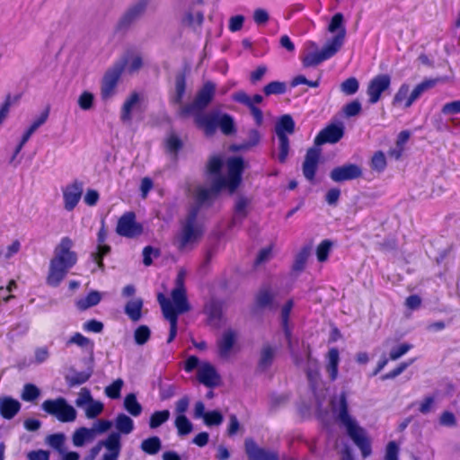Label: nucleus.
<instances>
[{
    "mask_svg": "<svg viewBox=\"0 0 460 460\" xmlns=\"http://www.w3.org/2000/svg\"><path fill=\"white\" fill-rule=\"evenodd\" d=\"M139 102V95L137 93H133L125 101L121 108L120 119L122 122H129L132 119L131 111L133 107Z\"/></svg>",
    "mask_w": 460,
    "mask_h": 460,
    "instance_id": "nucleus-31",
    "label": "nucleus"
},
{
    "mask_svg": "<svg viewBox=\"0 0 460 460\" xmlns=\"http://www.w3.org/2000/svg\"><path fill=\"white\" fill-rule=\"evenodd\" d=\"M414 359H410L409 361L400 363L396 367L385 373L380 376L382 381H385L388 379H394L398 376H400L402 372H404L412 363Z\"/></svg>",
    "mask_w": 460,
    "mask_h": 460,
    "instance_id": "nucleus-50",
    "label": "nucleus"
},
{
    "mask_svg": "<svg viewBox=\"0 0 460 460\" xmlns=\"http://www.w3.org/2000/svg\"><path fill=\"white\" fill-rule=\"evenodd\" d=\"M199 213L198 208H193L186 218L178 241V250L183 251L189 244L197 242L202 235V231L195 226Z\"/></svg>",
    "mask_w": 460,
    "mask_h": 460,
    "instance_id": "nucleus-10",
    "label": "nucleus"
},
{
    "mask_svg": "<svg viewBox=\"0 0 460 460\" xmlns=\"http://www.w3.org/2000/svg\"><path fill=\"white\" fill-rule=\"evenodd\" d=\"M91 377V373L87 371L75 372L72 376H66V385L69 387L81 385L86 383Z\"/></svg>",
    "mask_w": 460,
    "mask_h": 460,
    "instance_id": "nucleus-39",
    "label": "nucleus"
},
{
    "mask_svg": "<svg viewBox=\"0 0 460 460\" xmlns=\"http://www.w3.org/2000/svg\"><path fill=\"white\" fill-rule=\"evenodd\" d=\"M124 408L132 416L137 417L142 412V405L138 402L135 394H128L124 399Z\"/></svg>",
    "mask_w": 460,
    "mask_h": 460,
    "instance_id": "nucleus-35",
    "label": "nucleus"
},
{
    "mask_svg": "<svg viewBox=\"0 0 460 460\" xmlns=\"http://www.w3.org/2000/svg\"><path fill=\"white\" fill-rule=\"evenodd\" d=\"M227 176L217 177V189H227L229 192L234 193L242 182V175L244 171V161L241 156L228 158L226 162Z\"/></svg>",
    "mask_w": 460,
    "mask_h": 460,
    "instance_id": "nucleus-3",
    "label": "nucleus"
},
{
    "mask_svg": "<svg viewBox=\"0 0 460 460\" xmlns=\"http://www.w3.org/2000/svg\"><path fill=\"white\" fill-rule=\"evenodd\" d=\"M320 159L321 150L319 148L310 147L307 149L302 164V171L304 177L311 183L315 181Z\"/></svg>",
    "mask_w": 460,
    "mask_h": 460,
    "instance_id": "nucleus-14",
    "label": "nucleus"
},
{
    "mask_svg": "<svg viewBox=\"0 0 460 460\" xmlns=\"http://www.w3.org/2000/svg\"><path fill=\"white\" fill-rule=\"evenodd\" d=\"M84 184L75 180L63 189L64 207L67 211H72L79 203L83 194Z\"/></svg>",
    "mask_w": 460,
    "mask_h": 460,
    "instance_id": "nucleus-18",
    "label": "nucleus"
},
{
    "mask_svg": "<svg viewBox=\"0 0 460 460\" xmlns=\"http://www.w3.org/2000/svg\"><path fill=\"white\" fill-rule=\"evenodd\" d=\"M111 250L110 245H97L96 252H93L91 255L101 270H104L105 269L103 259L111 252Z\"/></svg>",
    "mask_w": 460,
    "mask_h": 460,
    "instance_id": "nucleus-41",
    "label": "nucleus"
},
{
    "mask_svg": "<svg viewBox=\"0 0 460 460\" xmlns=\"http://www.w3.org/2000/svg\"><path fill=\"white\" fill-rule=\"evenodd\" d=\"M116 429L119 430L118 433L129 434L134 429V422L130 417L124 413H119L115 420Z\"/></svg>",
    "mask_w": 460,
    "mask_h": 460,
    "instance_id": "nucleus-34",
    "label": "nucleus"
},
{
    "mask_svg": "<svg viewBox=\"0 0 460 460\" xmlns=\"http://www.w3.org/2000/svg\"><path fill=\"white\" fill-rule=\"evenodd\" d=\"M40 394V389L35 385L28 383L24 385L21 397L25 402H33Z\"/></svg>",
    "mask_w": 460,
    "mask_h": 460,
    "instance_id": "nucleus-53",
    "label": "nucleus"
},
{
    "mask_svg": "<svg viewBox=\"0 0 460 460\" xmlns=\"http://www.w3.org/2000/svg\"><path fill=\"white\" fill-rule=\"evenodd\" d=\"M161 447V439L156 436H153L144 439L140 445V448L142 449V451L148 455L157 454L160 451Z\"/></svg>",
    "mask_w": 460,
    "mask_h": 460,
    "instance_id": "nucleus-36",
    "label": "nucleus"
},
{
    "mask_svg": "<svg viewBox=\"0 0 460 460\" xmlns=\"http://www.w3.org/2000/svg\"><path fill=\"white\" fill-rule=\"evenodd\" d=\"M344 43V31L335 35L323 47L319 52H309L302 58V64L305 67H311L330 59L341 49Z\"/></svg>",
    "mask_w": 460,
    "mask_h": 460,
    "instance_id": "nucleus-5",
    "label": "nucleus"
},
{
    "mask_svg": "<svg viewBox=\"0 0 460 460\" xmlns=\"http://www.w3.org/2000/svg\"><path fill=\"white\" fill-rule=\"evenodd\" d=\"M223 167V160L220 156L214 155L209 158L207 164V172L211 175L221 176V169Z\"/></svg>",
    "mask_w": 460,
    "mask_h": 460,
    "instance_id": "nucleus-57",
    "label": "nucleus"
},
{
    "mask_svg": "<svg viewBox=\"0 0 460 460\" xmlns=\"http://www.w3.org/2000/svg\"><path fill=\"white\" fill-rule=\"evenodd\" d=\"M361 103L358 100H354L343 106V112L346 117H354L361 111Z\"/></svg>",
    "mask_w": 460,
    "mask_h": 460,
    "instance_id": "nucleus-64",
    "label": "nucleus"
},
{
    "mask_svg": "<svg viewBox=\"0 0 460 460\" xmlns=\"http://www.w3.org/2000/svg\"><path fill=\"white\" fill-rule=\"evenodd\" d=\"M295 121L291 115H282L275 126V131L279 139V155L278 160L280 164H284L289 154L290 143L288 134L295 132Z\"/></svg>",
    "mask_w": 460,
    "mask_h": 460,
    "instance_id": "nucleus-6",
    "label": "nucleus"
},
{
    "mask_svg": "<svg viewBox=\"0 0 460 460\" xmlns=\"http://www.w3.org/2000/svg\"><path fill=\"white\" fill-rule=\"evenodd\" d=\"M344 136V128L341 124L332 123L323 128L315 137L314 144L321 146L323 144L338 143Z\"/></svg>",
    "mask_w": 460,
    "mask_h": 460,
    "instance_id": "nucleus-17",
    "label": "nucleus"
},
{
    "mask_svg": "<svg viewBox=\"0 0 460 460\" xmlns=\"http://www.w3.org/2000/svg\"><path fill=\"white\" fill-rule=\"evenodd\" d=\"M328 363L326 370L332 381L336 380L340 363V352L337 348H331L327 354Z\"/></svg>",
    "mask_w": 460,
    "mask_h": 460,
    "instance_id": "nucleus-26",
    "label": "nucleus"
},
{
    "mask_svg": "<svg viewBox=\"0 0 460 460\" xmlns=\"http://www.w3.org/2000/svg\"><path fill=\"white\" fill-rule=\"evenodd\" d=\"M358 88H359L358 80L354 76H350V77L345 79L340 85L341 91L345 95L355 94L358 91Z\"/></svg>",
    "mask_w": 460,
    "mask_h": 460,
    "instance_id": "nucleus-46",
    "label": "nucleus"
},
{
    "mask_svg": "<svg viewBox=\"0 0 460 460\" xmlns=\"http://www.w3.org/2000/svg\"><path fill=\"white\" fill-rule=\"evenodd\" d=\"M21 249V243L19 240H14L13 243L5 248L0 249V261H8Z\"/></svg>",
    "mask_w": 460,
    "mask_h": 460,
    "instance_id": "nucleus-52",
    "label": "nucleus"
},
{
    "mask_svg": "<svg viewBox=\"0 0 460 460\" xmlns=\"http://www.w3.org/2000/svg\"><path fill=\"white\" fill-rule=\"evenodd\" d=\"M387 163L385 153L383 151H376L374 153L371 161L370 167L373 171L378 172H384L386 168Z\"/></svg>",
    "mask_w": 460,
    "mask_h": 460,
    "instance_id": "nucleus-43",
    "label": "nucleus"
},
{
    "mask_svg": "<svg viewBox=\"0 0 460 460\" xmlns=\"http://www.w3.org/2000/svg\"><path fill=\"white\" fill-rule=\"evenodd\" d=\"M124 382L121 378L114 380L105 388L106 395L111 399H119L120 397L121 389Z\"/></svg>",
    "mask_w": 460,
    "mask_h": 460,
    "instance_id": "nucleus-54",
    "label": "nucleus"
},
{
    "mask_svg": "<svg viewBox=\"0 0 460 460\" xmlns=\"http://www.w3.org/2000/svg\"><path fill=\"white\" fill-rule=\"evenodd\" d=\"M174 424L179 436H186L193 429L192 423L184 414H179L175 419Z\"/></svg>",
    "mask_w": 460,
    "mask_h": 460,
    "instance_id": "nucleus-38",
    "label": "nucleus"
},
{
    "mask_svg": "<svg viewBox=\"0 0 460 460\" xmlns=\"http://www.w3.org/2000/svg\"><path fill=\"white\" fill-rule=\"evenodd\" d=\"M150 335H151V332H150V329L148 328V326L140 325L135 330V332H134L135 342L137 345H144L150 339Z\"/></svg>",
    "mask_w": 460,
    "mask_h": 460,
    "instance_id": "nucleus-55",
    "label": "nucleus"
},
{
    "mask_svg": "<svg viewBox=\"0 0 460 460\" xmlns=\"http://www.w3.org/2000/svg\"><path fill=\"white\" fill-rule=\"evenodd\" d=\"M218 128L226 136H230L236 131L234 118L228 113L219 112Z\"/></svg>",
    "mask_w": 460,
    "mask_h": 460,
    "instance_id": "nucleus-33",
    "label": "nucleus"
},
{
    "mask_svg": "<svg viewBox=\"0 0 460 460\" xmlns=\"http://www.w3.org/2000/svg\"><path fill=\"white\" fill-rule=\"evenodd\" d=\"M101 446H103L107 449L102 459L118 460L121 450L120 434L118 432H111L105 440L101 441L97 447L93 448V453H97L100 450Z\"/></svg>",
    "mask_w": 460,
    "mask_h": 460,
    "instance_id": "nucleus-15",
    "label": "nucleus"
},
{
    "mask_svg": "<svg viewBox=\"0 0 460 460\" xmlns=\"http://www.w3.org/2000/svg\"><path fill=\"white\" fill-rule=\"evenodd\" d=\"M362 176V167L352 163H347L342 165L336 166L330 172L331 180L337 183L358 180Z\"/></svg>",
    "mask_w": 460,
    "mask_h": 460,
    "instance_id": "nucleus-13",
    "label": "nucleus"
},
{
    "mask_svg": "<svg viewBox=\"0 0 460 460\" xmlns=\"http://www.w3.org/2000/svg\"><path fill=\"white\" fill-rule=\"evenodd\" d=\"M148 4V0H139L136 4L130 7L122 16L118 23V29L121 30L128 26L135 19L140 16Z\"/></svg>",
    "mask_w": 460,
    "mask_h": 460,
    "instance_id": "nucleus-21",
    "label": "nucleus"
},
{
    "mask_svg": "<svg viewBox=\"0 0 460 460\" xmlns=\"http://www.w3.org/2000/svg\"><path fill=\"white\" fill-rule=\"evenodd\" d=\"M338 418L346 427L347 433L354 444L360 449L362 456L367 457L372 453L371 442L365 430L359 427L349 413L347 398L344 394L340 396V409Z\"/></svg>",
    "mask_w": 460,
    "mask_h": 460,
    "instance_id": "nucleus-2",
    "label": "nucleus"
},
{
    "mask_svg": "<svg viewBox=\"0 0 460 460\" xmlns=\"http://www.w3.org/2000/svg\"><path fill=\"white\" fill-rule=\"evenodd\" d=\"M311 248L309 246H304L298 253L296 255L295 261L293 264V270L296 271H301L305 269V263L310 255Z\"/></svg>",
    "mask_w": 460,
    "mask_h": 460,
    "instance_id": "nucleus-42",
    "label": "nucleus"
},
{
    "mask_svg": "<svg viewBox=\"0 0 460 460\" xmlns=\"http://www.w3.org/2000/svg\"><path fill=\"white\" fill-rule=\"evenodd\" d=\"M287 92V84L284 82L272 81L263 87V93L266 96L283 94Z\"/></svg>",
    "mask_w": 460,
    "mask_h": 460,
    "instance_id": "nucleus-44",
    "label": "nucleus"
},
{
    "mask_svg": "<svg viewBox=\"0 0 460 460\" xmlns=\"http://www.w3.org/2000/svg\"><path fill=\"white\" fill-rule=\"evenodd\" d=\"M21 403L11 397H4L0 400V414L4 419H13L20 411Z\"/></svg>",
    "mask_w": 460,
    "mask_h": 460,
    "instance_id": "nucleus-24",
    "label": "nucleus"
},
{
    "mask_svg": "<svg viewBox=\"0 0 460 460\" xmlns=\"http://www.w3.org/2000/svg\"><path fill=\"white\" fill-rule=\"evenodd\" d=\"M439 81L438 78H426L418 84L409 95L406 107L409 108L412 103L427 90L433 88Z\"/></svg>",
    "mask_w": 460,
    "mask_h": 460,
    "instance_id": "nucleus-25",
    "label": "nucleus"
},
{
    "mask_svg": "<svg viewBox=\"0 0 460 460\" xmlns=\"http://www.w3.org/2000/svg\"><path fill=\"white\" fill-rule=\"evenodd\" d=\"M67 344H76L78 347L83 349H89L91 351L94 347L93 341L80 332L74 333L67 341Z\"/></svg>",
    "mask_w": 460,
    "mask_h": 460,
    "instance_id": "nucleus-45",
    "label": "nucleus"
},
{
    "mask_svg": "<svg viewBox=\"0 0 460 460\" xmlns=\"http://www.w3.org/2000/svg\"><path fill=\"white\" fill-rule=\"evenodd\" d=\"M261 136L258 129L252 128L247 133V138L242 144V148L250 149L256 146L261 141Z\"/></svg>",
    "mask_w": 460,
    "mask_h": 460,
    "instance_id": "nucleus-56",
    "label": "nucleus"
},
{
    "mask_svg": "<svg viewBox=\"0 0 460 460\" xmlns=\"http://www.w3.org/2000/svg\"><path fill=\"white\" fill-rule=\"evenodd\" d=\"M332 243L329 239L323 240L316 248L317 260L320 262H324L328 260Z\"/></svg>",
    "mask_w": 460,
    "mask_h": 460,
    "instance_id": "nucleus-51",
    "label": "nucleus"
},
{
    "mask_svg": "<svg viewBox=\"0 0 460 460\" xmlns=\"http://www.w3.org/2000/svg\"><path fill=\"white\" fill-rule=\"evenodd\" d=\"M235 332L229 329L226 331L221 339L217 341L218 354L221 358H227L235 343Z\"/></svg>",
    "mask_w": 460,
    "mask_h": 460,
    "instance_id": "nucleus-23",
    "label": "nucleus"
},
{
    "mask_svg": "<svg viewBox=\"0 0 460 460\" xmlns=\"http://www.w3.org/2000/svg\"><path fill=\"white\" fill-rule=\"evenodd\" d=\"M73 247L74 242L69 236L62 237L55 246L46 277V283L49 286L58 287L69 270L77 263L78 256Z\"/></svg>",
    "mask_w": 460,
    "mask_h": 460,
    "instance_id": "nucleus-1",
    "label": "nucleus"
},
{
    "mask_svg": "<svg viewBox=\"0 0 460 460\" xmlns=\"http://www.w3.org/2000/svg\"><path fill=\"white\" fill-rule=\"evenodd\" d=\"M223 415L219 411L214 410L208 411L204 416V423L208 426H218L223 422Z\"/></svg>",
    "mask_w": 460,
    "mask_h": 460,
    "instance_id": "nucleus-61",
    "label": "nucleus"
},
{
    "mask_svg": "<svg viewBox=\"0 0 460 460\" xmlns=\"http://www.w3.org/2000/svg\"><path fill=\"white\" fill-rule=\"evenodd\" d=\"M244 450L248 460H279L277 452L260 447L252 438H245Z\"/></svg>",
    "mask_w": 460,
    "mask_h": 460,
    "instance_id": "nucleus-16",
    "label": "nucleus"
},
{
    "mask_svg": "<svg viewBox=\"0 0 460 460\" xmlns=\"http://www.w3.org/2000/svg\"><path fill=\"white\" fill-rule=\"evenodd\" d=\"M294 303L292 299H289L286 302V304L283 305L281 309V322H282V328L286 336V339L288 342L291 343V330L289 328V316L290 313L292 311Z\"/></svg>",
    "mask_w": 460,
    "mask_h": 460,
    "instance_id": "nucleus-29",
    "label": "nucleus"
},
{
    "mask_svg": "<svg viewBox=\"0 0 460 460\" xmlns=\"http://www.w3.org/2000/svg\"><path fill=\"white\" fill-rule=\"evenodd\" d=\"M144 232L142 224L137 222L133 211L124 213L118 220L116 233L126 238H136Z\"/></svg>",
    "mask_w": 460,
    "mask_h": 460,
    "instance_id": "nucleus-11",
    "label": "nucleus"
},
{
    "mask_svg": "<svg viewBox=\"0 0 460 460\" xmlns=\"http://www.w3.org/2000/svg\"><path fill=\"white\" fill-rule=\"evenodd\" d=\"M193 115L195 125L199 128H201L206 136H212L216 133L218 128L219 111H213L207 114L198 112Z\"/></svg>",
    "mask_w": 460,
    "mask_h": 460,
    "instance_id": "nucleus-19",
    "label": "nucleus"
},
{
    "mask_svg": "<svg viewBox=\"0 0 460 460\" xmlns=\"http://www.w3.org/2000/svg\"><path fill=\"white\" fill-rule=\"evenodd\" d=\"M48 117L49 110H46L31 124L22 137V138H23V143L28 142L31 135L47 121Z\"/></svg>",
    "mask_w": 460,
    "mask_h": 460,
    "instance_id": "nucleus-37",
    "label": "nucleus"
},
{
    "mask_svg": "<svg viewBox=\"0 0 460 460\" xmlns=\"http://www.w3.org/2000/svg\"><path fill=\"white\" fill-rule=\"evenodd\" d=\"M344 17L341 13H336L332 17L328 26V31L330 32L338 31L336 35L344 31V36L346 35V29L343 25Z\"/></svg>",
    "mask_w": 460,
    "mask_h": 460,
    "instance_id": "nucleus-47",
    "label": "nucleus"
},
{
    "mask_svg": "<svg viewBox=\"0 0 460 460\" xmlns=\"http://www.w3.org/2000/svg\"><path fill=\"white\" fill-rule=\"evenodd\" d=\"M391 86V76L388 74H378L375 75L368 83L367 87V94L368 96L367 102L376 104L382 97L383 93L387 91Z\"/></svg>",
    "mask_w": 460,
    "mask_h": 460,
    "instance_id": "nucleus-12",
    "label": "nucleus"
},
{
    "mask_svg": "<svg viewBox=\"0 0 460 460\" xmlns=\"http://www.w3.org/2000/svg\"><path fill=\"white\" fill-rule=\"evenodd\" d=\"M102 299L101 294L98 291H91L84 297L76 301V308L80 311L93 307L100 303Z\"/></svg>",
    "mask_w": 460,
    "mask_h": 460,
    "instance_id": "nucleus-32",
    "label": "nucleus"
},
{
    "mask_svg": "<svg viewBox=\"0 0 460 460\" xmlns=\"http://www.w3.org/2000/svg\"><path fill=\"white\" fill-rule=\"evenodd\" d=\"M93 94L90 92L84 91L78 99V105L84 111L90 110L93 105Z\"/></svg>",
    "mask_w": 460,
    "mask_h": 460,
    "instance_id": "nucleus-63",
    "label": "nucleus"
},
{
    "mask_svg": "<svg viewBox=\"0 0 460 460\" xmlns=\"http://www.w3.org/2000/svg\"><path fill=\"white\" fill-rule=\"evenodd\" d=\"M166 320L169 321L170 323V331L167 338V343H171L177 335L178 331V317L175 316V314L172 311H169L167 315H164Z\"/></svg>",
    "mask_w": 460,
    "mask_h": 460,
    "instance_id": "nucleus-58",
    "label": "nucleus"
},
{
    "mask_svg": "<svg viewBox=\"0 0 460 460\" xmlns=\"http://www.w3.org/2000/svg\"><path fill=\"white\" fill-rule=\"evenodd\" d=\"M143 300L136 298L125 305L124 312L133 322H137L142 317Z\"/></svg>",
    "mask_w": 460,
    "mask_h": 460,
    "instance_id": "nucleus-27",
    "label": "nucleus"
},
{
    "mask_svg": "<svg viewBox=\"0 0 460 460\" xmlns=\"http://www.w3.org/2000/svg\"><path fill=\"white\" fill-rule=\"evenodd\" d=\"M171 296L173 304L167 299L163 293H159L157 296V300L161 305L164 315H167L169 311H172L175 316L178 317L179 314L190 310L186 290L173 288L171 292Z\"/></svg>",
    "mask_w": 460,
    "mask_h": 460,
    "instance_id": "nucleus-8",
    "label": "nucleus"
},
{
    "mask_svg": "<svg viewBox=\"0 0 460 460\" xmlns=\"http://www.w3.org/2000/svg\"><path fill=\"white\" fill-rule=\"evenodd\" d=\"M170 418L169 410L156 411L153 412L149 419L150 429H156L165 423Z\"/></svg>",
    "mask_w": 460,
    "mask_h": 460,
    "instance_id": "nucleus-40",
    "label": "nucleus"
},
{
    "mask_svg": "<svg viewBox=\"0 0 460 460\" xmlns=\"http://www.w3.org/2000/svg\"><path fill=\"white\" fill-rule=\"evenodd\" d=\"M274 355L275 349L270 344H266L262 347L258 361V368L260 371H266L272 365Z\"/></svg>",
    "mask_w": 460,
    "mask_h": 460,
    "instance_id": "nucleus-28",
    "label": "nucleus"
},
{
    "mask_svg": "<svg viewBox=\"0 0 460 460\" xmlns=\"http://www.w3.org/2000/svg\"><path fill=\"white\" fill-rule=\"evenodd\" d=\"M90 436L91 432L87 428H79L73 434V443L75 447H82Z\"/></svg>",
    "mask_w": 460,
    "mask_h": 460,
    "instance_id": "nucleus-60",
    "label": "nucleus"
},
{
    "mask_svg": "<svg viewBox=\"0 0 460 460\" xmlns=\"http://www.w3.org/2000/svg\"><path fill=\"white\" fill-rule=\"evenodd\" d=\"M186 92V76L184 73L178 74L175 77V93L171 98L173 104H181L182 102Z\"/></svg>",
    "mask_w": 460,
    "mask_h": 460,
    "instance_id": "nucleus-30",
    "label": "nucleus"
},
{
    "mask_svg": "<svg viewBox=\"0 0 460 460\" xmlns=\"http://www.w3.org/2000/svg\"><path fill=\"white\" fill-rule=\"evenodd\" d=\"M126 65L127 59L117 61L105 72L101 87V94L103 100L111 98L115 93L116 87Z\"/></svg>",
    "mask_w": 460,
    "mask_h": 460,
    "instance_id": "nucleus-9",
    "label": "nucleus"
},
{
    "mask_svg": "<svg viewBox=\"0 0 460 460\" xmlns=\"http://www.w3.org/2000/svg\"><path fill=\"white\" fill-rule=\"evenodd\" d=\"M223 189H217V179H214L212 181L211 187L209 189L206 188H199L198 189L195 196V199L197 202V207L199 209V207L207 204L211 203L219 194V192Z\"/></svg>",
    "mask_w": 460,
    "mask_h": 460,
    "instance_id": "nucleus-22",
    "label": "nucleus"
},
{
    "mask_svg": "<svg viewBox=\"0 0 460 460\" xmlns=\"http://www.w3.org/2000/svg\"><path fill=\"white\" fill-rule=\"evenodd\" d=\"M409 92H410L409 84H402L399 87L398 91L396 92V93L394 96L393 105L396 106V105L403 104V106L405 108H407L406 103H407V100L409 99V95H410Z\"/></svg>",
    "mask_w": 460,
    "mask_h": 460,
    "instance_id": "nucleus-49",
    "label": "nucleus"
},
{
    "mask_svg": "<svg viewBox=\"0 0 460 460\" xmlns=\"http://www.w3.org/2000/svg\"><path fill=\"white\" fill-rule=\"evenodd\" d=\"M217 85L212 81L205 82L198 90L193 101L181 107V115L187 116L202 112L212 102L216 95Z\"/></svg>",
    "mask_w": 460,
    "mask_h": 460,
    "instance_id": "nucleus-4",
    "label": "nucleus"
},
{
    "mask_svg": "<svg viewBox=\"0 0 460 460\" xmlns=\"http://www.w3.org/2000/svg\"><path fill=\"white\" fill-rule=\"evenodd\" d=\"M197 378L199 383L207 387H215L220 381V376L217 374L215 367L208 362H205L199 367L197 372Z\"/></svg>",
    "mask_w": 460,
    "mask_h": 460,
    "instance_id": "nucleus-20",
    "label": "nucleus"
},
{
    "mask_svg": "<svg viewBox=\"0 0 460 460\" xmlns=\"http://www.w3.org/2000/svg\"><path fill=\"white\" fill-rule=\"evenodd\" d=\"M273 297L270 288H261L256 296V303L260 307H265L272 304Z\"/></svg>",
    "mask_w": 460,
    "mask_h": 460,
    "instance_id": "nucleus-59",
    "label": "nucleus"
},
{
    "mask_svg": "<svg viewBox=\"0 0 460 460\" xmlns=\"http://www.w3.org/2000/svg\"><path fill=\"white\" fill-rule=\"evenodd\" d=\"M183 146L181 138L175 134H172L166 140L167 150L171 153L177 154Z\"/></svg>",
    "mask_w": 460,
    "mask_h": 460,
    "instance_id": "nucleus-62",
    "label": "nucleus"
},
{
    "mask_svg": "<svg viewBox=\"0 0 460 460\" xmlns=\"http://www.w3.org/2000/svg\"><path fill=\"white\" fill-rule=\"evenodd\" d=\"M41 408L48 414L56 417L60 422H72L76 419L75 409L68 404L63 397L45 400Z\"/></svg>",
    "mask_w": 460,
    "mask_h": 460,
    "instance_id": "nucleus-7",
    "label": "nucleus"
},
{
    "mask_svg": "<svg viewBox=\"0 0 460 460\" xmlns=\"http://www.w3.org/2000/svg\"><path fill=\"white\" fill-rule=\"evenodd\" d=\"M251 200L244 197L240 196L234 204V212L236 217H240L242 219L245 218L248 215V206L250 205Z\"/></svg>",
    "mask_w": 460,
    "mask_h": 460,
    "instance_id": "nucleus-48",
    "label": "nucleus"
}]
</instances>
